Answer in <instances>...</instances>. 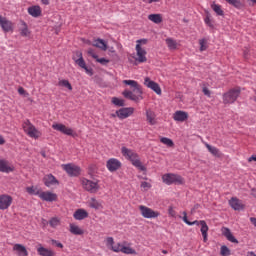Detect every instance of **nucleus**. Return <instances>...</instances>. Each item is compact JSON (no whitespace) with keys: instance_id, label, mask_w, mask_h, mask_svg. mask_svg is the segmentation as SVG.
Masks as SVG:
<instances>
[{"instance_id":"obj_16","label":"nucleus","mask_w":256,"mask_h":256,"mask_svg":"<svg viewBox=\"0 0 256 256\" xmlns=\"http://www.w3.org/2000/svg\"><path fill=\"white\" fill-rule=\"evenodd\" d=\"M173 119H174V121H176L178 123H185V121H187V119H189V113H187L186 111H183V110H177L173 114Z\"/></svg>"},{"instance_id":"obj_29","label":"nucleus","mask_w":256,"mask_h":256,"mask_svg":"<svg viewBox=\"0 0 256 256\" xmlns=\"http://www.w3.org/2000/svg\"><path fill=\"white\" fill-rule=\"evenodd\" d=\"M92 46L97 47V49H101V51H107V43H105L101 38L94 40Z\"/></svg>"},{"instance_id":"obj_6","label":"nucleus","mask_w":256,"mask_h":256,"mask_svg":"<svg viewBox=\"0 0 256 256\" xmlns=\"http://www.w3.org/2000/svg\"><path fill=\"white\" fill-rule=\"evenodd\" d=\"M139 211L144 219H157V217L161 215L159 211H154L153 209L143 205L139 206Z\"/></svg>"},{"instance_id":"obj_64","label":"nucleus","mask_w":256,"mask_h":256,"mask_svg":"<svg viewBox=\"0 0 256 256\" xmlns=\"http://www.w3.org/2000/svg\"><path fill=\"white\" fill-rule=\"evenodd\" d=\"M162 253H163L164 255H167V250H162Z\"/></svg>"},{"instance_id":"obj_28","label":"nucleus","mask_w":256,"mask_h":256,"mask_svg":"<svg viewBox=\"0 0 256 256\" xmlns=\"http://www.w3.org/2000/svg\"><path fill=\"white\" fill-rule=\"evenodd\" d=\"M37 253L40 256H55V252L51 249L40 246L37 248Z\"/></svg>"},{"instance_id":"obj_58","label":"nucleus","mask_w":256,"mask_h":256,"mask_svg":"<svg viewBox=\"0 0 256 256\" xmlns=\"http://www.w3.org/2000/svg\"><path fill=\"white\" fill-rule=\"evenodd\" d=\"M183 221H184V223H186V225H189V223H191V221H189L188 219H187V212H183Z\"/></svg>"},{"instance_id":"obj_23","label":"nucleus","mask_w":256,"mask_h":256,"mask_svg":"<svg viewBox=\"0 0 256 256\" xmlns=\"http://www.w3.org/2000/svg\"><path fill=\"white\" fill-rule=\"evenodd\" d=\"M73 217L76 219V221H83V219H87V217H89V212L83 208H80L74 212Z\"/></svg>"},{"instance_id":"obj_41","label":"nucleus","mask_w":256,"mask_h":256,"mask_svg":"<svg viewBox=\"0 0 256 256\" xmlns=\"http://www.w3.org/2000/svg\"><path fill=\"white\" fill-rule=\"evenodd\" d=\"M228 2L229 5H232V7H235L236 9H241L243 7V4L239 0H225Z\"/></svg>"},{"instance_id":"obj_39","label":"nucleus","mask_w":256,"mask_h":256,"mask_svg":"<svg viewBox=\"0 0 256 256\" xmlns=\"http://www.w3.org/2000/svg\"><path fill=\"white\" fill-rule=\"evenodd\" d=\"M206 148L208 149L209 153L214 155V157H219L221 154L219 153V150L215 146H211L209 144H206Z\"/></svg>"},{"instance_id":"obj_62","label":"nucleus","mask_w":256,"mask_h":256,"mask_svg":"<svg viewBox=\"0 0 256 256\" xmlns=\"http://www.w3.org/2000/svg\"><path fill=\"white\" fill-rule=\"evenodd\" d=\"M246 256H256L255 252H247Z\"/></svg>"},{"instance_id":"obj_27","label":"nucleus","mask_w":256,"mask_h":256,"mask_svg":"<svg viewBox=\"0 0 256 256\" xmlns=\"http://www.w3.org/2000/svg\"><path fill=\"white\" fill-rule=\"evenodd\" d=\"M28 13L29 15H31V17H41V13H42V10H41V6H31L28 8Z\"/></svg>"},{"instance_id":"obj_17","label":"nucleus","mask_w":256,"mask_h":256,"mask_svg":"<svg viewBox=\"0 0 256 256\" xmlns=\"http://www.w3.org/2000/svg\"><path fill=\"white\" fill-rule=\"evenodd\" d=\"M229 205L234 209V211H243V209H245V204L237 197H232L229 200Z\"/></svg>"},{"instance_id":"obj_35","label":"nucleus","mask_w":256,"mask_h":256,"mask_svg":"<svg viewBox=\"0 0 256 256\" xmlns=\"http://www.w3.org/2000/svg\"><path fill=\"white\" fill-rule=\"evenodd\" d=\"M48 225H50L52 229H57V227L61 225V219L59 217H52L48 221Z\"/></svg>"},{"instance_id":"obj_3","label":"nucleus","mask_w":256,"mask_h":256,"mask_svg":"<svg viewBox=\"0 0 256 256\" xmlns=\"http://www.w3.org/2000/svg\"><path fill=\"white\" fill-rule=\"evenodd\" d=\"M162 181L165 185H184L185 179L181 175L167 173L162 176Z\"/></svg>"},{"instance_id":"obj_14","label":"nucleus","mask_w":256,"mask_h":256,"mask_svg":"<svg viewBox=\"0 0 256 256\" xmlns=\"http://www.w3.org/2000/svg\"><path fill=\"white\" fill-rule=\"evenodd\" d=\"M135 113V108L128 107V108H121L116 111V115L119 119H127V117H131Z\"/></svg>"},{"instance_id":"obj_44","label":"nucleus","mask_w":256,"mask_h":256,"mask_svg":"<svg viewBox=\"0 0 256 256\" xmlns=\"http://www.w3.org/2000/svg\"><path fill=\"white\" fill-rule=\"evenodd\" d=\"M220 255H222V256L231 255V250H229V248L227 246H221Z\"/></svg>"},{"instance_id":"obj_1","label":"nucleus","mask_w":256,"mask_h":256,"mask_svg":"<svg viewBox=\"0 0 256 256\" xmlns=\"http://www.w3.org/2000/svg\"><path fill=\"white\" fill-rule=\"evenodd\" d=\"M122 83L124 85H129L131 87V90H124L122 92L123 97L125 99H129L130 101H135L136 103H139V101L143 100V89L141 88V85L135 80H123Z\"/></svg>"},{"instance_id":"obj_12","label":"nucleus","mask_w":256,"mask_h":256,"mask_svg":"<svg viewBox=\"0 0 256 256\" xmlns=\"http://www.w3.org/2000/svg\"><path fill=\"white\" fill-rule=\"evenodd\" d=\"M39 199L42 201H46L47 203H53V201H57L58 196L57 194L51 191H40Z\"/></svg>"},{"instance_id":"obj_57","label":"nucleus","mask_w":256,"mask_h":256,"mask_svg":"<svg viewBox=\"0 0 256 256\" xmlns=\"http://www.w3.org/2000/svg\"><path fill=\"white\" fill-rule=\"evenodd\" d=\"M83 69L86 71L87 75H90V76L93 75V69H91L87 66H85V68H83Z\"/></svg>"},{"instance_id":"obj_63","label":"nucleus","mask_w":256,"mask_h":256,"mask_svg":"<svg viewBox=\"0 0 256 256\" xmlns=\"http://www.w3.org/2000/svg\"><path fill=\"white\" fill-rule=\"evenodd\" d=\"M41 2L43 3V5H49V0H41Z\"/></svg>"},{"instance_id":"obj_25","label":"nucleus","mask_w":256,"mask_h":256,"mask_svg":"<svg viewBox=\"0 0 256 256\" xmlns=\"http://www.w3.org/2000/svg\"><path fill=\"white\" fill-rule=\"evenodd\" d=\"M13 251H15V253L18 256H27V255H29V252L27 251V248L23 244H14Z\"/></svg>"},{"instance_id":"obj_15","label":"nucleus","mask_w":256,"mask_h":256,"mask_svg":"<svg viewBox=\"0 0 256 256\" xmlns=\"http://www.w3.org/2000/svg\"><path fill=\"white\" fill-rule=\"evenodd\" d=\"M43 183L46 187H57L59 185V180L53 174H46L43 177Z\"/></svg>"},{"instance_id":"obj_61","label":"nucleus","mask_w":256,"mask_h":256,"mask_svg":"<svg viewBox=\"0 0 256 256\" xmlns=\"http://www.w3.org/2000/svg\"><path fill=\"white\" fill-rule=\"evenodd\" d=\"M0 145H5V138L0 135Z\"/></svg>"},{"instance_id":"obj_2","label":"nucleus","mask_w":256,"mask_h":256,"mask_svg":"<svg viewBox=\"0 0 256 256\" xmlns=\"http://www.w3.org/2000/svg\"><path fill=\"white\" fill-rule=\"evenodd\" d=\"M121 153L125 159L130 161L134 167H137L140 171H145L146 168L141 163V160L139 159V154L135 152L134 150H131L125 146L121 148Z\"/></svg>"},{"instance_id":"obj_53","label":"nucleus","mask_w":256,"mask_h":256,"mask_svg":"<svg viewBox=\"0 0 256 256\" xmlns=\"http://www.w3.org/2000/svg\"><path fill=\"white\" fill-rule=\"evenodd\" d=\"M52 245L59 247V249H63V244L57 240H51Z\"/></svg>"},{"instance_id":"obj_7","label":"nucleus","mask_w":256,"mask_h":256,"mask_svg":"<svg viewBox=\"0 0 256 256\" xmlns=\"http://www.w3.org/2000/svg\"><path fill=\"white\" fill-rule=\"evenodd\" d=\"M82 187L89 193H97L99 191V183L86 178L82 179Z\"/></svg>"},{"instance_id":"obj_46","label":"nucleus","mask_w":256,"mask_h":256,"mask_svg":"<svg viewBox=\"0 0 256 256\" xmlns=\"http://www.w3.org/2000/svg\"><path fill=\"white\" fill-rule=\"evenodd\" d=\"M113 245H115V240L113 239V237H107L106 238V247L111 250Z\"/></svg>"},{"instance_id":"obj_20","label":"nucleus","mask_w":256,"mask_h":256,"mask_svg":"<svg viewBox=\"0 0 256 256\" xmlns=\"http://www.w3.org/2000/svg\"><path fill=\"white\" fill-rule=\"evenodd\" d=\"M0 27L5 33H9V31H13V22L0 15Z\"/></svg>"},{"instance_id":"obj_47","label":"nucleus","mask_w":256,"mask_h":256,"mask_svg":"<svg viewBox=\"0 0 256 256\" xmlns=\"http://www.w3.org/2000/svg\"><path fill=\"white\" fill-rule=\"evenodd\" d=\"M200 51H207V40L201 39L199 40Z\"/></svg>"},{"instance_id":"obj_60","label":"nucleus","mask_w":256,"mask_h":256,"mask_svg":"<svg viewBox=\"0 0 256 256\" xmlns=\"http://www.w3.org/2000/svg\"><path fill=\"white\" fill-rule=\"evenodd\" d=\"M251 161H256V155H252L249 159L248 162L251 163Z\"/></svg>"},{"instance_id":"obj_49","label":"nucleus","mask_w":256,"mask_h":256,"mask_svg":"<svg viewBox=\"0 0 256 256\" xmlns=\"http://www.w3.org/2000/svg\"><path fill=\"white\" fill-rule=\"evenodd\" d=\"M141 187H142V189H144V191H149V189H151V183H149V182H142L141 183Z\"/></svg>"},{"instance_id":"obj_55","label":"nucleus","mask_w":256,"mask_h":256,"mask_svg":"<svg viewBox=\"0 0 256 256\" xmlns=\"http://www.w3.org/2000/svg\"><path fill=\"white\" fill-rule=\"evenodd\" d=\"M202 92L204 93V95H206V97H211V91H209L207 87H204L202 89Z\"/></svg>"},{"instance_id":"obj_45","label":"nucleus","mask_w":256,"mask_h":256,"mask_svg":"<svg viewBox=\"0 0 256 256\" xmlns=\"http://www.w3.org/2000/svg\"><path fill=\"white\" fill-rule=\"evenodd\" d=\"M121 249H123V245L121 243L114 244L113 247L110 249L114 253H121Z\"/></svg>"},{"instance_id":"obj_10","label":"nucleus","mask_w":256,"mask_h":256,"mask_svg":"<svg viewBox=\"0 0 256 256\" xmlns=\"http://www.w3.org/2000/svg\"><path fill=\"white\" fill-rule=\"evenodd\" d=\"M122 163L117 158H110L106 162V168L110 173H115V171H119L121 169Z\"/></svg>"},{"instance_id":"obj_22","label":"nucleus","mask_w":256,"mask_h":256,"mask_svg":"<svg viewBox=\"0 0 256 256\" xmlns=\"http://www.w3.org/2000/svg\"><path fill=\"white\" fill-rule=\"evenodd\" d=\"M222 235L227 239V241H230V243H239V240L233 236V233L231 232V229L227 227H222L221 229Z\"/></svg>"},{"instance_id":"obj_40","label":"nucleus","mask_w":256,"mask_h":256,"mask_svg":"<svg viewBox=\"0 0 256 256\" xmlns=\"http://www.w3.org/2000/svg\"><path fill=\"white\" fill-rule=\"evenodd\" d=\"M111 101L113 105H116V107H125V100L123 99L113 97Z\"/></svg>"},{"instance_id":"obj_54","label":"nucleus","mask_w":256,"mask_h":256,"mask_svg":"<svg viewBox=\"0 0 256 256\" xmlns=\"http://www.w3.org/2000/svg\"><path fill=\"white\" fill-rule=\"evenodd\" d=\"M88 55H90V57H93V59H97V54L95 53V51L93 49H88Z\"/></svg>"},{"instance_id":"obj_51","label":"nucleus","mask_w":256,"mask_h":256,"mask_svg":"<svg viewBox=\"0 0 256 256\" xmlns=\"http://www.w3.org/2000/svg\"><path fill=\"white\" fill-rule=\"evenodd\" d=\"M18 93H19V95H23L24 97H29V93L27 91H25V88H23V87L18 88Z\"/></svg>"},{"instance_id":"obj_33","label":"nucleus","mask_w":256,"mask_h":256,"mask_svg":"<svg viewBox=\"0 0 256 256\" xmlns=\"http://www.w3.org/2000/svg\"><path fill=\"white\" fill-rule=\"evenodd\" d=\"M19 32L22 37H29L31 35V31H29V27L25 21L21 22V28L19 29Z\"/></svg>"},{"instance_id":"obj_30","label":"nucleus","mask_w":256,"mask_h":256,"mask_svg":"<svg viewBox=\"0 0 256 256\" xmlns=\"http://www.w3.org/2000/svg\"><path fill=\"white\" fill-rule=\"evenodd\" d=\"M69 231L70 233H72V235H84L85 233V230H83L81 227L73 223L70 224Z\"/></svg>"},{"instance_id":"obj_43","label":"nucleus","mask_w":256,"mask_h":256,"mask_svg":"<svg viewBox=\"0 0 256 256\" xmlns=\"http://www.w3.org/2000/svg\"><path fill=\"white\" fill-rule=\"evenodd\" d=\"M160 141L163 143V145H167V147H174L175 143H173V140L167 137L160 138Z\"/></svg>"},{"instance_id":"obj_19","label":"nucleus","mask_w":256,"mask_h":256,"mask_svg":"<svg viewBox=\"0 0 256 256\" xmlns=\"http://www.w3.org/2000/svg\"><path fill=\"white\" fill-rule=\"evenodd\" d=\"M136 55L138 63H146L147 61V51L143 49L139 44H136Z\"/></svg>"},{"instance_id":"obj_21","label":"nucleus","mask_w":256,"mask_h":256,"mask_svg":"<svg viewBox=\"0 0 256 256\" xmlns=\"http://www.w3.org/2000/svg\"><path fill=\"white\" fill-rule=\"evenodd\" d=\"M87 205L90 209H95V211L103 209V201L97 200L95 197L90 198L87 201Z\"/></svg>"},{"instance_id":"obj_4","label":"nucleus","mask_w":256,"mask_h":256,"mask_svg":"<svg viewBox=\"0 0 256 256\" xmlns=\"http://www.w3.org/2000/svg\"><path fill=\"white\" fill-rule=\"evenodd\" d=\"M24 133L28 135V137H31V139H39L41 137V131H39L31 121L26 120L22 124Z\"/></svg>"},{"instance_id":"obj_11","label":"nucleus","mask_w":256,"mask_h":256,"mask_svg":"<svg viewBox=\"0 0 256 256\" xmlns=\"http://www.w3.org/2000/svg\"><path fill=\"white\" fill-rule=\"evenodd\" d=\"M144 85L146 87H148V89H151L152 91H154V93H156V95L162 94L161 86H159V84L157 82L151 80V78L146 77L144 79Z\"/></svg>"},{"instance_id":"obj_13","label":"nucleus","mask_w":256,"mask_h":256,"mask_svg":"<svg viewBox=\"0 0 256 256\" xmlns=\"http://www.w3.org/2000/svg\"><path fill=\"white\" fill-rule=\"evenodd\" d=\"M13 203V197L7 195V194H2L0 195V210L5 211L9 207H11Z\"/></svg>"},{"instance_id":"obj_5","label":"nucleus","mask_w":256,"mask_h":256,"mask_svg":"<svg viewBox=\"0 0 256 256\" xmlns=\"http://www.w3.org/2000/svg\"><path fill=\"white\" fill-rule=\"evenodd\" d=\"M241 95V89L233 88L230 89L223 95V104L224 105H231L237 101L239 96Z\"/></svg>"},{"instance_id":"obj_9","label":"nucleus","mask_w":256,"mask_h":256,"mask_svg":"<svg viewBox=\"0 0 256 256\" xmlns=\"http://www.w3.org/2000/svg\"><path fill=\"white\" fill-rule=\"evenodd\" d=\"M62 169H64L70 177H79V175H81V167L74 164H63Z\"/></svg>"},{"instance_id":"obj_31","label":"nucleus","mask_w":256,"mask_h":256,"mask_svg":"<svg viewBox=\"0 0 256 256\" xmlns=\"http://www.w3.org/2000/svg\"><path fill=\"white\" fill-rule=\"evenodd\" d=\"M0 171L1 173H11L13 168L9 166V162L7 160H0Z\"/></svg>"},{"instance_id":"obj_42","label":"nucleus","mask_w":256,"mask_h":256,"mask_svg":"<svg viewBox=\"0 0 256 256\" xmlns=\"http://www.w3.org/2000/svg\"><path fill=\"white\" fill-rule=\"evenodd\" d=\"M26 191L29 193V195H37L38 197L39 194H41V191L37 190V188L34 186L27 187Z\"/></svg>"},{"instance_id":"obj_36","label":"nucleus","mask_w":256,"mask_h":256,"mask_svg":"<svg viewBox=\"0 0 256 256\" xmlns=\"http://www.w3.org/2000/svg\"><path fill=\"white\" fill-rule=\"evenodd\" d=\"M120 253H124L125 255H137V251L135 249L122 245Z\"/></svg>"},{"instance_id":"obj_26","label":"nucleus","mask_w":256,"mask_h":256,"mask_svg":"<svg viewBox=\"0 0 256 256\" xmlns=\"http://www.w3.org/2000/svg\"><path fill=\"white\" fill-rule=\"evenodd\" d=\"M73 60L75 61V63H77L81 67V69H84L85 67H87L85 60L83 59V53H81L80 51L75 52V55L73 56Z\"/></svg>"},{"instance_id":"obj_32","label":"nucleus","mask_w":256,"mask_h":256,"mask_svg":"<svg viewBox=\"0 0 256 256\" xmlns=\"http://www.w3.org/2000/svg\"><path fill=\"white\" fill-rule=\"evenodd\" d=\"M166 45L170 51H175L179 47V43H177V40L173 38H167L166 40Z\"/></svg>"},{"instance_id":"obj_34","label":"nucleus","mask_w":256,"mask_h":256,"mask_svg":"<svg viewBox=\"0 0 256 256\" xmlns=\"http://www.w3.org/2000/svg\"><path fill=\"white\" fill-rule=\"evenodd\" d=\"M148 19L149 21H152V23H156V25L163 23V16H161V14H150Z\"/></svg>"},{"instance_id":"obj_59","label":"nucleus","mask_w":256,"mask_h":256,"mask_svg":"<svg viewBox=\"0 0 256 256\" xmlns=\"http://www.w3.org/2000/svg\"><path fill=\"white\" fill-rule=\"evenodd\" d=\"M145 1H146V3L151 5V3H159V1H161V0H145Z\"/></svg>"},{"instance_id":"obj_48","label":"nucleus","mask_w":256,"mask_h":256,"mask_svg":"<svg viewBox=\"0 0 256 256\" xmlns=\"http://www.w3.org/2000/svg\"><path fill=\"white\" fill-rule=\"evenodd\" d=\"M168 215L169 217H177V212L175 211V209H173L172 206L168 208Z\"/></svg>"},{"instance_id":"obj_50","label":"nucleus","mask_w":256,"mask_h":256,"mask_svg":"<svg viewBox=\"0 0 256 256\" xmlns=\"http://www.w3.org/2000/svg\"><path fill=\"white\" fill-rule=\"evenodd\" d=\"M204 22L206 23V25L208 27H210L211 29H213V21L211 20V18L209 16H206V18L204 19Z\"/></svg>"},{"instance_id":"obj_52","label":"nucleus","mask_w":256,"mask_h":256,"mask_svg":"<svg viewBox=\"0 0 256 256\" xmlns=\"http://www.w3.org/2000/svg\"><path fill=\"white\" fill-rule=\"evenodd\" d=\"M96 61H97V63H101L102 65L109 63V60H107L105 58H99V56L96 58Z\"/></svg>"},{"instance_id":"obj_24","label":"nucleus","mask_w":256,"mask_h":256,"mask_svg":"<svg viewBox=\"0 0 256 256\" xmlns=\"http://www.w3.org/2000/svg\"><path fill=\"white\" fill-rule=\"evenodd\" d=\"M146 121L149 125H157V114L151 109L146 110Z\"/></svg>"},{"instance_id":"obj_18","label":"nucleus","mask_w":256,"mask_h":256,"mask_svg":"<svg viewBox=\"0 0 256 256\" xmlns=\"http://www.w3.org/2000/svg\"><path fill=\"white\" fill-rule=\"evenodd\" d=\"M52 129H54L55 131H60V133H63L64 135L73 136V130L65 126V124H53Z\"/></svg>"},{"instance_id":"obj_38","label":"nucleus","mask_w":256,"mask_h":256,"mask_svg":"<svg viewBox=\"0 0 256 256\" xmlns=\"http://www.w3.org/2000/svg\"><path fill=\"white\" fill-rule=\"evenodd\" d=\"M212 9L216 13V15H219L220 17H223L225 15V12L219 4H212Z\"/></svg>"},{"instance_id":"obj_56","label":"nucleus","mask_w":256,"mask_h":256,"mask_svg":"<svg viewBox=\"0 0 256 256\" xmlns=\"http://www.w3.org/2000/svg\"><path fill=\"white\" fill-rule=\"evenodd\" d=\"M137 45H147V39H140L136 41Z\"/></svg>"},{"instance_id":"obj_8","label":"nucleus","mask_w":256,"mask_h":256,"mask_svg":"<svg viewBox=\"0 0 256 256\" xmlns=\"http://www.w3.org/2000/svg\"><path fill=\"white\" fill-rule=\"evenodd\" d=\"M188 225H200V231L202 233V237H203V241L204 243H207V237H208V232H209V226L207 225V222H205L204 220H195L193 222H188Z\"/></svg>"},{"instance_id":"obj_37","label":"nucleus","mask_w":256,"mask_h":256,"mask_svg":"<svg viewBox=\"0 0 256 256\" xmlns=\"http://www.w3.org/2000/svg\"><path fill=\"white\" fill-rule=\"evenodd\" d=\"M59 87H65L68 91H73V86L69 82V80H59Z\"/></svg>"}]
</instances>
